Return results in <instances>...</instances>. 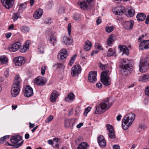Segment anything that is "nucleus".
Wrapping results in <instances>:
<instances>
[{"label": "nucleus", "instance_id": "1", "mask_svg": "<svg viewBox=\"0 0 149 149\" xmlns=\"http://www.w3.org/2000/svg\"><path fill=\"white\" fill-rule=\"evenodd\" d=\"M113 103L111 100L108 97L106 98L101 102L100 105L97 106L96 107L95 113L96 114L102 113V110L108 109L112 105Z\"/></svg>", "mask_w": 149, "mask_h": 149}, {"label": "nucleus", "instance_id": "2", "mask_svg": "<svg viewBox=\"0 0 149 149\" xmlns=\"http://www.w3.org/2000/svg\"><path fill=\"white\" fill-rule=\"evenodd\" d=\"M130 63L128 60L123 59L122 60L120 67L121 68V73L123 75H128L131 73L132 70V67Z\"/></svg>", "mask_w": 149, "mask_h": 149}, {"label": "nucleus", "instance_id": "3", "mask_svg": "<svg viewBox=\"0 0 149 149\" xmlns=\"http://www.w3.org/2000/svg\"><path fill=\"white\" fill-rule=\"evenodd\" d=\"M21 81L20 77L18 75H16L15 77L14 82L11 90V94L13 96L16 97L19 94L20 91Z\"/></svg>", "mask_w": 149, "mask_h": 149}, {"label": "nucleus", "instance_id": "4", "mask_svg": "<svg viewBox=\"0 0 149 149\" xmlns=\"http://www.w3.org/2000/svg\"><path fill=\"white\" fill-rule=\"evenodd\" d=\"M135 117V114L130 113L126 115L122 120V127L125 130H127L132 124Z\"/></svg>", "mask_w": 149, "mask_h": 149}, {"label": "nucleus", "instance_id": "5", "mask_svg": "<svg viewBox=\"0 0 149 149\" xmlns=\"http://www.w3.org/2000/svg\"><path fill=\"white\" fill-rule=\"evenodd\" d=\"M149 66V56H146L144 59H142L139 65L140 72H144L148 69Z\"/></svg>", "mask_w": 149, "mask_h": 149}, {"label": "nucleus", "instance_id": "6", "mask_svg": "<svg viewBox=\"0 0 149 149\" xmlns=\"http://www.w3.org/2000/svg\"><path fill=\"white\" fill-rule=\"evenodd\" d=\"M109 71L105 70L102 72L101 74L100 80L102 82L105 86H109L111 84V80L110 78L107 76Z\"/></svg>", "mask_w": 149, "mask_h": 149}, {"label": "nucleus", "instance_id": "7", "mask_svg": "<svg viewBox=\"0 0 149 149\" xmlns=\"http://www.w3.org/2000/svg\"><path fill=\"white\" fill-rule=\"evenodd\" d=\"M94 1V0H81L78 1V4L82 9L85 10L89 8V4Z\"/></svg>", "mask_w": 149, "mask_h": 149}, {"label": "nucleus", "instance_id": "8", "mask_svg": "<svg viewBox=\"0 0 149 149\" xmlns=\"http://www.w3.org/2000/svg\"><path fill=\"white\" fill-rule=\"evenodd\" d=\"M14 0H1L2 5L6 8L9 9L12 8L14 4Z\"/></svg>", "mask_w": 149, "mask_h": 149}, {"label": "nucleus", "instance_id": "9", "mask_svg": "<svg viewBox=\"0 0 149 149\" xmlns=\"http://www.w3.org/2000/svg\"><path fill=\"white\" fill-rule=\"evenodd\" d=\"M24 95L26 97L31 96L33 94V91L32 88L29 86H26L23 91Z\"/></svg>", "mask_w": 149, "mask_h": 149}, {"label": "nucleus", "instance_id": "10", "mask_svg": "<svg viewBox=\"0 0 149 149\" xmlns=\"http://www.w3.org/2000/svg\"><path fill=\"white\" fill-rule=\"evenodd\" d=\"M81 69L79 65H75L73 67L71 70V74L72 76H77L81 72Z\"/></svg>", "mask_w": 149, "mask_h": 149}, {"label": "nucleus", "instance_id": "11", "mask_svg": "<svg viewBox=\"0 0 149 149\" xmlns=\"http://www.w3.org/2000/svg\"><path fill=\"white\" fill-rule=\"evenodd\" d=\"M107 127V130L109 132L108 134L109 138L111 139H114L116 137V136L112 126L108 124Z\"/></svg>", "mask_w": 149, "mask_h": 149}, {"label": "nucleus", "instance_id": "12", "mask_svg": "<svg viewBox=\"0 0 149 149\" xmlns=\"http://www.w3.org/2000/svg\"><path fill=\"white\" fill-rule=\"evenodd\" d=\"M97 72L96 71H93L90 72L88 76V79L91 83L95 82L97 80L96 76Z\"/></svg>", "mask_w": 149, "mask_h": 149}, {"label": "nucleus", "instance_id": "13", "mask_svg": "<svg viewBox=\"0 0 149 149\" xmlns=\"http://www.w3.org/2000/svg\"><path fill=\"white\" fill-rule=\"evenodd\" d=\"M125 11V8L123 6L116 7L113 10L114 13L117 15H120L123 14Z\"/></svg>", "mask_w": 149, "mask_h": 149}, {"label": "nucleus", "instance_id": "14", "mask_svg": "<svg viewBox=\"0 0 149 149\" xmlns=\"http://www.w3.org/2000/svg\"><path fill=\"white\" fill-rule=\"evenodd\" d=\"M47 80L45 78L43 77H38L34 81V82L37 85L40 86L44 85L45 84Z\"/></svg>", "mask_w": 149, "mask_h": 149}, {"label": "nucleus", "instance_id": "15", "mask_svg": "<svg viewBox=\"0 0 149 149\" xmlns=\"http://www.w3.org/2000/svg\"><path fill=\"white\" fill-rule=\"evenodd\" d=\"M14 62L15 65L20 66L24 63V58L22 56L15 58L14 59Z\"/></svg>", "mask_w": 149, "mask_h": 149}, {"label": "nucleus", "instance_id": "16", "mask_svg": "<svg viewBox=\"0 0 149 149\" xmlns=\"http://www.w3.org/2000/svg\"><path fill=\"white\" fill-rule=\"evenodd\" d=\"M97 140L99 146L102 148H104L106 145V142L104 137L102 135H99Z\"/></svg>", "mask_w": 149, "mask_h": 149}, {"label": "nucleus", "instance_id": "17", "mask_svg": "<svg viewBox=\"0 0 149 149\" xmlns=\"http://www.w3.org/2000/svg\"><path fill=\"white\" fill-rule=\"evenodd\" d=\"M140 49L143 50L149 48V40H145L141 42L139 45Z\"/></svg>", "mask_w": 149, "mask_h": 149}, {"label": "nucleus", "instance_id": "18", "mask_svg": "<svg viewBox=\"0 0 149 149\" xmlns=\"http://www.w3.org/2000/svg\"><path fill=\"white\" fill-rule=\"evenodd\" d=\"M22 139V137L19 135H16L11 136L10 139L11 142L14 144H17Z\"/></svg>", "mask_w": 149, "mask_h": 149}, {"label": "nucleus", "instance_id": "19", "mask_svg": "<svg viewBox=\"0 0 149 149\" xmlns=\"http://www.w3.org/2000/svg\"><path fill=\"white\" fill-rule=\"evenodd\" d=\"M134 24V22L133 20L125 22L124 24V27L127 30H131L132 29Z\"/></svg>", "mask_w": 149, "mask_h": 149}, {"label": "nucleus", "instance_id": "20", "mask_svg": "<svg viewBox=\"0 0 149 149\" xmlns=\"http://www.w3.org/2000/svg\"><path fill=\"white\" fill-rule=\"evenodd\" d=\"M59 95L58 92L56 91H53L51 94L50 100L51 102H54Z\"/></svg>", "mask_w": 149, "mask_h": 149}, {"label": "nucleus", "instance_id": "21", "mask_svg": "<svg viewBox=\"0 0 149 149\" xmlns=\"http://www.w3.org/2000/svg\"><path fill=\"white\" fill-rule=\"evenodd\" d=\"M20 47V43L17 42L14 43L12 47L9 48V49L10 52H15L18 50Z\"/></svg>", "mask_w": 149, "mask_h": 149}, {"label": "nucleus", "instance_id": "22", "mask_svg": "<svg viewBox=\"0 0 149 149\" xmlns=\"http://www.w3.org/2000/svg\"><path fill=\"white\" fill-rule=\"evenodd\" d=\"M42 10L41 9H40L34 13L33 14V17L35 19H39L42 16Z\"/></svg>", "mask_w": 149, "mask_h": 149}, {"label": "nucleus", "instance_id": "23", "mask_svg": "<svg viewBox=\"0 0 149 149\" xmlns=\"http://www.w3.org/2000/svg\"><path fill=\"white\" fill-rule=\"evenodd\" d=\"M63 43L66 45H70L72 42L73 40L67 36H64L62 40Z\"/></svg>", "mask_w": 149, "mask_h": 149}, {"label": "nucleus", "instance_id": "24", "mask_svg": "<svg viewBox=\"0 0 149 149\" xmlns=\"http://www.w3.org/2000/svg\"><path fill=\"white\" fill-rule=\"evenodd\" d=\"M92 45L90 41L88 40H87L83 46V48L85 51H88L90 49Z\"/></svg>", "mask_w": 149, "mask_h": 149}, {"label": "nucleus", "instance_id": "25", "mask_svg": "<svg viewBox=\"0 0 149 149\" xmlns=\"http://www.w3.org/2000/svg\"><path fill=\"white\" fill-rule=\"evenodd\" d=\"M74 98V95L73 93H70L65 98V101L70 102L72 101Z\"/></svg>", "mask_w": 149, "mask_h": 149}, {"label": "nucleus", "instance_id": "26", "mask_svg": "<svg viewBox=\"0 0 149 149\" xmlns=\"http://www.w3.org/2000/svg\"><path fill=\"white\" fill-rule=\"evenodd\" d=\"M125 14L127 17H131L133 16L135 13L134 10L131 9H129L127 11H125Z\"/></svg>", "mask_w": 149, "mask_h": 149}, {"label": "nucleus", "instance_id": "27", "mask_svg": "<svg viewBox=\"0 0 149 149\" xmlns=\"http://www.w3.org/2000/svg\"><path fill=\"white\" fill-rule=\"evenodd\" d=\"M149 80V74H144L140 76L139 79V81H142L145 82L148 81Z\"/></svg>", "mask_w": 149, "mask_h": 149}, {"label": "nucleus", "instance_id": "28", "mask_svg": "<svg viewBox=\"0 0 149 149\" xmlns=\"http://www.w3.org/2000/svg\"><path fill=\"white\" fill-rule=\"evenodd\" d=\"M119 47L120 48V51L123 52L122 55L125 54L126 55H128L129 54V50L127 47L124 45H120Z\"/></svg>", "mask_w": 149, "mask_h": 149}, {"label": "nucleus", "instance_id": "29", "mask_svg": "<svg viewBox=\"0 0 149 149\" xmlns=\"http://www.w3.org/2000/svg\"><path fill=\"white\" fill-rule=\"evenodd\" d=\"M136 17L138 21H142L145 19L146 15L145 14L141 13L138 14Z\"/></svg>", "mask_w": 149, "mask_h": 149}, {"label": "nucleus", "instance_id": "30", "mask_svg": "<svg viewBox=\"0 0 149 149\" xmlns=\"http://www.w3.org/2000/svg\"><path fill=\"white\" fill-rule=\"evenodd\" d=\"M114 35L113 34L109 36L107 41V44L109 46H111L112 42L114 41Z\"/></svg>", "mask_w": 149, "mask_h": 149}, {"label": "nucleus", "instance_id": "31", "mask_svg": "<svg viewBox=\"0 0 149 149\" xmlns=\"http://www.w3.org/2000/svg\"><path fill=\"white\" fill-rule=\"evenodd\" d=\"M8 62V59L6 57L3 56L0 57V64L6 63Z\"/></svg>", "mask_w": 149, "mask_h": 149}, {"label": "nucleus", "instance_id": "32", "mask_svg": "<svg viewBox=\"0 0 149 149\" xmlns=\"http://www.w3.org/2000/svg\"><path fill=\"white\" fill-rule=\"evenodd\" d=\"M78 146L82 149H87L89 147V146L86 142L81 143Z\"/></svg>", "mask_w": 149, "mask_h": 149}, {"label": "nucleus", "instance_id": "33", "mask_svg": "<svg viewBox=\"0 0 149 149\" xmlns=\"http://www.w3.org/2000/svg\"><path fill=\"white\" fill-rule=\"evenodd\" d=\"M49 40L50 42L54 45V44L56 42V38L55 36L52 35L50 37Z\"/></svg>", "mask_w": 149, "mask_h": 149}, {"label": "nucleus", "instance_id": "34", "mask_svg": "<svg viewBox=\"0 0 149 149\" xmlns=\"http://www.w3.org/2000/svg\"><path fill=\"white\" fill-rule=\"evenodd\" d=\"M67 56V55H64V54L60 53L58 55L57 58L59 60L61 61L65 58Z\"/></svg>", "mask_w": 149, "mask_h": 149}, {"label": "nucleus", "instance_id": "35", "mask_svg": "<svg viewBox=\"0 0 149 149\" xmlns=\"http://www.w3.org/2000/svg\"><path fill=\"white\" fill-rule=\"evenodd\" d=\"M115 52L113 51V49L111 48L109 49L108 50L107 55L108 56L110 57L111 56H115L114 54Z\"/></svg>", "mask_w": 149, "mask_h": 149}, {"label": "nucleus", "instance_id": "36", "mask_svg": "<svg viewBox=\"0 0 149 149\" xmlns=\"http://www.w3.org/2000/svg\"><path fill=\"white\" fill-rule=\"evenodd\" d=\"M26 6V4L25 3H21L19 6V10L23 11L24 10Z\"/></svg>", "mask_w": 149, "mask_h": 149}, {"label": "nucleus", "instance_id": "37", "mask_svg": "<svg viewBox=\"0 0 149 149\" xmlns=\"http://www.w3.org/2000/svg\"><path fill=\"white\" fill-rule=\"evenodd\" d=\"M9 135L5 136L0 139V144H2L3 143L4 141H6V140L9 138Z\"/></svg>", "mask_w": 149, "mask_h": 149}, {"label": "nucleus", "instance_id": "38", "mask_svg": "<svg viewBox=\"0 0 149 149\" xmlns=\"http://www.w3.org/2000/svg\"><path fill=\"white\" fill-rule=\"evenodd\" d=\"M26 42H28V44H29V42H28V41H27ZM29 44L26 45L23 47L22 49H21L20 51L22 52H26V51L28 50L29 49Z\"/></svg>", "mask_w": 149, "mask_h": 149}, {"label": "nucleus", "instance_id": "39", "mask_svg": "<svg viewBox=\"0 0 149 149\" xmlns=\"http://www.w3.org/2000/svg\"><path fill=\"white\" fill-rule=\"evenodd\" d=\"M77 55L76 54H75L74 56L71 57V58L69 63V65H72L74 63V60L76 57H77Z\"/></svg>", "mask_w": 149, "mask_h": 149}, {"label": "nucleus", "instance_id": "40", "mask_svg": "<svg viewBox=\"0 0 149 149\" xmlns=\"http://www.w3.org/2000/svg\"><path fill=\"white\" fill-rule=\"evenodd\" d=\"M30 28L26 26H24L21 28V31L24 33L28 32Z\"/></svg>", "mask_w": 149, "mask_h": 149}, {"label": "nucleus", "instance_id": "41", "mask_svg": "<svg viewBox=\"0 0 149 149\" xmlns=\"http://www.w3.org/2000/svg\"><path fill=\"white\" fill-rule=\"evenodd\" d=\"M113 30V28L112 26H106L105 28V31L107 33H111Z\"/></svg>", "mask_w": 149, "mask_h": 149}, {"label": "nucleus", "instance_id": "42", "mask_svg": "<svg viewBox=\"0 0 149 149\" xmlns=\"http://www.w3.org/2000/svg\"><path fill=\"white\" fill-rule=\"evenodd\" d=\"M54 119V117L52 115H51L48 117L45 120V122L46 123H48L52 121Z\"/></svg>", "mask_w": 149, "mask_h": 149}, {"label": "nucleus", "instance_id": "43", "mask_svg": "<svg viewBox=\"0 0 149 149\" xmlns=\"http://www.w3.org/2000/svg\"><path fill=\"white\" fill-rule=\"evenodd\" d=\"M20 15L19 13H16L13 16V19L14 20L16 21L17 19L18 18H20Z\"/></svg>", "mask_w": 149, "mask_h": 149}, {"label": "nucleus", "instance_id": "44", "mask_svg": "<svg viewBox=\"0 0 149 149\" xmlns=\"http://www.w3.org/2000/svg\"><path fill=\"white\" fill-rule=\"evenodd\" d=\"M144 91L145 95L149 97V86H146L145 88Z\"/></svg>", "mask_w": 149, "mask_h": 149}, {"label": "nucleus", "instance_id": "45", "mask_svg": "<svg viewBox=\"0 0 149 149\" xmlns=\"http://www.w3.org/2000/svg\"><path fill=\"white\" fill-rule=\"evenodd\" d=\"M71 125L70 120H66L65 123V127L66 128H68Z\"/></svg>", "mask_w": 149, "mask_h": 149}, {"label": "nucleus", "instance_id": "46", "mask_svg": "<svg viewBox=\"0 0 149 149\" xmlns=\"http://www.w3.org/2000/svg\"><path fill=\"white\" fill-rule=\"evenodd\" d=\"M95 47L96 49H98L100 50H103V48L101 44H99L98 43H96L95 46Z\"/></svg>", "mask_w": 149, "mask_h": 149}, {"label": "nucleus", "instance_id": "47", "mask_svg": "<svg viewBox=\"0 0 149 149\" xmlns=\"http://www.w3.org/2000/svg\"><path fill=\"white\" fill-rule=\"evenodd\" d=\"M108 64L103 65L102 64H100V68L102 70H104L107 68L108 67Z\"/></svg>", "mask_w": 149, "mask_h": 149}, {"label": "nucleus", "instance_id": "48", "mask_svg": "<svg viewBox=\"0 0 149 149\" xmlns=\"http://www.w3.org/2000/svg\"><path fill=\"white\" fill-rule=\"evenodd\" d=\"M53 140L54 141V143H55L56 146L57 145H58V144H57L56 143H60V139L58 138H54Z\"/></svg>", "mask_w": 149, "mask_h": 149}, {"label": "nucleus", "instance_id": "49", "mask_svg": "<svg viewBox=\"0 0 149 149\" xmlns=\"http://www.w3.org/2000/svg\"><path fill=\"white\" fill-rule=\"evenodd\" d=\"M68 34L69 35H70L72 29V26L70 23H69L68 24Z\"/></svg>", "mask_w": 149, "mask_h": 149}, {"label": "nucleus", "instance_id": "50", "mask_svg": "<svg viewBox=\"0 0 149 149\" xmlns=\"http://www.w3.org/2000/svg\"><path fill=\"white\" fill-rule=\"evenodd\" d=\"M77 120L76 118H72L69 120H70V122L72 125L71 128H72L74 124L75 123L76 120Z\"/></svg>", "mask_w": 149, "mask_h": 149}, {"label": "nucleus", "instance_id": "51", "mask_svg": "<svg viewBox=\"0 0 149 149\" xmlns=\"http://www.w3.org/2000/svg\"><path fill=\"white\" fill-rule=\"evenodd\" d=\"M46 69V67L45 66H42L41 69V74L42 75H44L45 74V70Z\"/></svg>", "mask_w": 149, "mask_h": 149}, {"label": "nucleus", "instance_id": "52", "mask_svg": "<svg viewBox=\"0 0 149 149\" xmlns=\"http://www.w3.org/2000/svg\"><path fill=\"white\" fill-rule=\"evenodd\" d=\"M73 17L76 20L80 19V16L79 14H75L74 15Z\"/></svg>", "mask_w": 149, "mask_h": 149}, {"label": "nucleus", "instance_id": "53", "mask_svg": "<svg viewBox=\"0 0 149 149\" xmlns=\"http://www.w3.org/2000/svg\"><path fill=\"white\" fill-rule=\"evenodd\" d=\"M61 53L64 54V55H66L67 56L68 55V51L65 49H62L60 51Z\"/></svg>", "mask_w": 149, "mask_h": 149}, {"label": "nucleus", "instance_id": "54", "mask_svg": "<svg viewBox=\"0 0 149 149\" xmlns=\"http://www.w3.org/2000/svg\"><path fill=\"white\" fill-rule=\"evenodd\" d=\"M91 109V108L90 107H88L86 108L85 110L84 114L86 113V115H87V113L90 111Z\"/></svg>", "mask_w": 149, "mask_h": 149}, {"label": "nucleus", "instance_id": "55", "mask_svg": "<svg viewBox=\"0 0 149 149\" xmlns=\"http://www.w3.org/2000/svg\"><path fill=\"white\" fill-rule=\"evenodd\" d=\"M54 66L56 67L57 68H61L63 67V65L61 63H58L55 64L54 65Z\"/></svg>", "mask_w": 149, "mask_h": 149}, {"label": "nucleus", "instance_id": "56", "mask_svg": "<svg viewBox=\"0 0 149 149\" xmlns=\"http://www.w3.org/2000/svg\"><path fill=\"white\" fill-rule=\"evenodd\" d=\"M39 52L40 53H43L44 52V49L42 47H40L38 48Z\"/></svg>", "mask_w": 149, "mask_h": 149}, {"label": "nucleus", "instance_id": "57", "mask_svg": "<svg viewBox=\"0 0 149 149\" xmlns=\"http://www.w3.org/2000/svg\"><path fill=\"white\" fill-rule=\"evenodd\" d=\"M45 24H49L51 23V19H49L45 21L44 22Z\"/></svg>", "mask_w": 149, "mask_h": 149}, {"label": "nucleus", "instance_id": "58", "mask_svg": "<svg viewBox=\"0 0 149 149\" xmlns=\"http://www.w3.org/2000/svg\"><path fill=\"white\" fill-rule=\"evenodd\" d=\"M96 22L97 25L99 24L101 22V19L99 17L97 19Z\"/></svg>", "mask_w": 149, "mask_h": 149}, {"label": "nucleus", "instance_id": "59", "mask_svg": "<svg viewBox=\"0 0 149 149\" xmlns=\"http://www.w3.org/2000/svg\"><path fill=\"white\" fill-rule=\"evenodd\" d=\"M96 86L98 88H101L102 87V85L100 83H98L96 84Z\"/></svg>", "mask_w": 149, "mask_h": 149}, {"label": "nucleus", "instance_id": "60", "mask_svg": "<svg viewBox=\"0 0 149 149\" xmlns=\"http://www.w3.org/2000/svg\"><path fill=\"white\" fill-rule=\"evenodd\" d=\"M23 141H22L19 144H17L16 145H15V148H18L20 146L22 145L23 142Z\"/></svg>", "mask_w": 149, "mask_h": 149}, {"label": "nucleus", "instance_id": "61", "mask_svg": "<svg viewBox=\"0 0 149 149\" xmlns=\"http://www.w3.org/2000/svg\"><path fill=\"white\" fill-rule=\"evenodd\" d=\"M11 33H8L6 34V36L7 38H10L11 35Z\"/></svg>", "mask_w": 149, "mask_h": 149}, {"label": "nucleus", "instance_id": "62", "mask_svg": "<svg viewBox=\"0 0 149 149\" xmlns=\"http://www.w3.org/2000/svg\"><path fill=\"white\" fill-rule=\"evenodd\" d=\"M113 149H120V147L117 145H114L113 146Z\"/></svg>", "mask_w": 149, "mask_h": 149}, {"label": "nucleus", "instance_id": "63", "mask_svg": "<svg viewBox=\"0 0 149 149\" xmlns=\"http://www.w3.org/2000/svg\"><path fill=\"white\" fill-rule=\"evenodd\" d=\"M80 111V108L79 107H77L75 109V112L76 114L78 113Z\"/></svg>", "mask_w": 149, "mask_h": 149}, {"label": "nucleus", "instance_id": "64", "mask_svg": "<svg viewBox=\"0 0 149 149\" xmlns=\"http://www.w3.org/2000/svg\"><path fill=\"white\" fill-rule=\"evenodd\" d=\"M145 23L146 24H149V15H148L145 21Z\"/></svg>", "mask_w": 149, "mask_h": 149}]
</instances>
